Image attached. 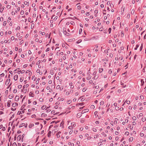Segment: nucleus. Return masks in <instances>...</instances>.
<instances>
[{"label": "nucleus", "mask_w": 146, "mask_h": 146, "mask_svg": "<svg viewBox=\"0 0 146 146\" xmlns=\"http://www.w3.org/2000/svg\"><path fill=\"white\" fill-rule=\"evenodd\" d=\"M10 80L9 79H7L6 81L5 84L7 85H8L10 82Z\"/></svg>", "instance_id": "obj_1"}, {"label": "nucleus", "mask_w": 146, "mask_h": 146, "mask_svg": "<svg viewBox=\"0 0 146 146\" xmlns=\"http://www.w3.org/2000/svg\"><path fill=\"white\" fill-rule=\"evenodd\" d=\"M19 96H17L15 97V100L16 101H18L19 100Z\"/></svg>", "instance_id": "obj_2"}, {"label": "nucleus", "mask_w": 146, "mask_h": 146, "mask_svg": "<svg viewBox=\"0 0 146 146\" xmlns=\"http://www.w3.org/2000/svg\"><path fill=\"white\" fill-rule=\"evenodd\" d=\"M18 78V75H15L14 77V79L15 80H17Z\"/></svg>", "instance_id": "obj_3"}, {"label": "nucleus", "mask_w": 146, "mask_h": 146, "mask_svg": "<svg viewBox=\"0 0 146 146\" xmlns=\"http://www.w3.org/2000/svg\"><path fill=\"white\" fill-rule=\"evenodd\" d=\"M61 133V132L60 131H59L57 133L56 135L57 137V138H59V137H60V134Z\"/></svg>", "instance_id": "obj_4"}, {"label": "nucleus", "mask_w": 146, "mask_h": 146, "mask_svg": "<svg viewBox=\"0 0 146 146\" xmlns=\"http://www.w3.org/2000/svg\"><path fill=\"white\" fill-rule=\"evenodd\" d=\"M69 85L70 86V88L71 89H73L74 88V86L72 85V83L70 82L69 84Z\"/></svg>", "instance_id": "obj_5"}, {"label": "nucleus", "mask_w": 146, "mask_h": 146, "mask_svg": "<svg viewBox=\"0 0 146 146\" xmlns=\"http://www.w3.org/2000/svg\"><path fill=\"white\" fill-rule=\"evenodd\" d=\"M18 105V104L17 103H13L12 104V106L13 107H15L16 105Z\"/></svg>", "instance_id": "obj_6"}, {"label": "nucleus", "mask_w": 146, "mask_h": 146, "mask_svg": "<svg viewBox=\"0 0 146 146\" xmlns=\"http://www.w3.org/2000/svg\"><path fill=\"white\" fill-rule=\"evenodd\" d=\"M103 70V69L101 68H100L99 69V72L100 73H101Z\"/></svg>", "instance_id": "obj_7"}, {"label": "nucleus", "mask_w": 146, "mask_h": 146, "mask_svg": "<svg viewBox=\"0 0 146 146\" xmlns=\"http://www.w3.org/2000/svg\"><path fill=\"white\" fill-rule=\"evenodd\" d=\"M11 100H9L8 102L7 103V106L8 107H10V103L11 102Z\"/></svg>", "instance_id": "obj_8"}, {"label": "nucleus", "mask_w": 146, "mask_h": 146, "mask_svg": "<svg viewBox=\"0 0 146 146\" xmlns=\"http://www.w3.org/2000/svg\"><path fill=\"white\" fill-rule=\"evenodd\" d=\"M47 116V115L44 113H42L41 114V116L42 117H46Z\"/></svg>", "instance_id": "obj_9"}, {"label": "nucleus", "mask_w": 146, "mask_h": 146, "mask_svg": "<svg viewBox=\"0 0 146 146\" xmlns=\"http://www.w3.org/2000/svg\"><path fill=\"white\" fill-rule=\"evenodd\" d=\"M24 4L25 5H27L28 6L29 5V2H27L26 1H25L24 2Z\"/></svg>", "instance_id": "obj_10"}, {"label": "nucleus", "mask_w": 146, "mask_h": 146, "mask_svg": "<svg viewBox=\"0 0 146 146\" xmlns=\"http://www.w3.org/2000/svg\"><path fill=\"white\" fill-rule=\"evenodd\" d=\"M71 126L73 127H74L76 126V124L74 123H71Z\"/></svg>", "instance_id": "obj_11"}, {"label": "nucleus", "mask_w": 146, "mask_h": 146, "mask_svg": "<svg viewBox=\"0 0 146 146\" xmlns=\"http://www.w3.org/2000/svg\"><path fill=\"white\" fill-rule=\"evenodd\" d=\"M25 124L24 123L21 124L19 126V127H21L25 125Z\"/></svg>", "instance_id": "obj_12"}, {"label": "nucleus", "mask_w": 146, "mask_h": 146, "mask_svg": "<svg viewBox=\"0 0 146 146\" xmlns=\"http://www.w3.org/2000/svg\"><path fill=\"white\" fill-rule=\"evenodd\" d=\"M64 34H65L67 36H68V35L69 34V33H68L66 31H64Z\"/></svg>", "instance_id": "obj_13"}, {"label": "nucleus", "mask_w": 146, "mask_h": 146, "mask_svg": "<svg viewBox=\"0 0 146 146\" xmlns=\"http://www.w3.org/2000/svg\"><path fill=\"white\" fill-rule=\"evenodd\" d=\"M29 95L30 96H31V97H33L34 96V94L32 93H31V92L29 94Z\"/></svg>", "instance_id": "obj_14"}, {"label": "nucleus", "mask_w": 146, "mask_h": 146, "mask_svg": "<svg viewBox=\"0 0 146 146\" xmlns=\"http://www.w3.org/2000/svg\"><path fill=\"white\" fill-rule=\"evenodd\" d=\"M40 70H39V69H37L36 70V72L37 73H39V74H42V72H40Z\"/></svg>", "instance_id": "obj_15"}, {"label": "nucleus", "mask_w": 146, "mask_h": 146, "mask_svg": "<svg viewBox=\"0 0 146 146\" xmlns=\"http://www.w3.org/2000/svg\"><path fill=\"white\" fill-rule=\"evenodd\" d=\"M141 86L143 85L144 83V82L143 79H141Z\"/></svg>", "instance_id": "obj_16"}, {"label": "nucleus", "mask_w": 146, "mask_h": 146, "mask_svg": "<svg viewBox=\"0 0 146 146\" xmlns=\"http://www.w3.org/2000/svg\"><path fill=\"white\" fill-rule=\"evenodd\" d=\"M133 140V138L132 137H130L129 139V141H132Z\"/></svg>", "instance_id": "obj_17"}, {"label": "nucleus", "mask_w": 146, "mask_h": 146, "mask_svg": "<svg viewBox=\"0 0 146 146\" xmlns=\"http://www.w3.org/2000/svg\"><path fill=\"white\" fill-rule=\"evenodd\" d=\"M50 134H51V131H49L48 134V137H50V136L51 135Z\"/></svg>", "instance_id": "obj_18"}, {"label": "nucleus", "mask_w": 146, "mask_h": 146, "mask_svg": "<svg viewBox=\"0 0 146 146\" xmlns=\"http://www.w3.org/2000/svg\"><path fill=\"white\" fill-rule=\"evenodd\" d=\"M46 108V106H43L41 107V108L43 110H44L45 108Z\"/></svg>", "instance_id": "obj_19"}, {"label": "nucleus", "mask_w": 146, "mask_h": 146, "mask_svg": "<svg viewBox=\"0 0 146 146\" xmlns=\"http://www.w3.org/2000/svg\"><path fill=\"white\" fill-rule=\"evenodd\" d=\"M39 80L40 78H38L36 82V84H38V83L39 81Z\"/></svg>", "instance_id": "obj_20"}, {"label": "nucleus", "mask_w": 146, "mask_h": 146, "mask_svg": "<svg viewBox=\"0 0 146 146\" xmlns=\"http://www.w3.org/2000/svg\"><path fill=\"white\" fill-rule=\"evenodd\" d=\"M9 97L10 99H11L13 98V96L12 95H9Z\"/></svg>", "instance_id": "obj_21"}, {"label": "nucleus", "mask_w": 146, "mask_h": 146, "mask_svg": "<svg viewBox=\"0 0 146 146\" xmlns=\"http://www.w3.org/2000/svg\"><path fill=\"white\" fill-rule=\"evenodd\" d=\"M82 41V40L81 39H80L78 40L77 42L76 43L78 44L79 43L81 42Z\"/></svg>", "instance_id": "obj_22"}, {"label": "nucleus", "mask_w": 146, "mask_h": 146, "mask_svg": "<svg viewBox=\"0 0 146 146\" xmlns=\"http://www.w3.org/2000/svg\"><path fill=\"white\" fill-rule=\"evenodd\" d=\"M104 104V101H101L100 103V105H103Z\"/></svg>", "instance_id": "obj_23"}, {"label": "nucleus", "mask_w": 146, "mask_h": 146, "mask_svg": "<svg viewBox=\"0 0 146 146\" xmlns=\"http://www.w3.org/2000/svg\"><path fill=\"white\" fill-rule=\"evenodd\" d=\"M132 119L133 120H135L136 119V117L135 116H133L132 117Z\"/></svg>", "instance_id": "obj_24"}, {"label": "nucleus", "mask_w": 146, "mask_h": 146, "mask_svg": "<svg viewBox=\"0 0 146 146\" xmlns=\"http://www.w3.org/2000/svg\"><path fill=\"white\" fill-rule=\"evenodd\" d=\"M23 80V77H21L20 78V81L21 82H22Z\"/></svg>", "instance_id": "obj_25"}, {"label": "nucleus", "mask_w": 146, "mask_h": 146, "mask_svg": "<svg viewBox=\"0 0 146 146\" xmlns=\"http://www.w3.org/2000/svg\"><path fill=\"white\" fill-rule=\"evenodd\" d=\"M80 105L81 106H82V105H84V103L82 102V103H78V104H77V105Z\"/></svg>", "instance_id": "obj_26"}, {"label": "nucleus", "mask_w": 146, "mask_h": 146, "mask_svg": "<svg viewBox=\"0 0 146 146\" xmlns=\"http://www.w3.org/2000/svg\"><path fill=\"white\" fill-rule=\"evenodd\" d=\"M139 45L138 44H137L136 46V47L135 48V50H137V48L139 47Z\"/></svg>", "instance_id": "obj_27"}, {"label": "nucleus", "mask_w": 146, "mask_h": 146, "mask_svg": "<svg viewBox=\"0 0 146 146\" xmlns=\"http://www.w3.org/2000/svg\"><path fill=\"white\" fill-rule=\"evenodd\" d=\"M24 11L23 10H22L21 11V15H23V14H24Z\"/></svg>", "instance_id": "obj_28"}, {"label": "nucleus", "mask_w": 146, "mask_h": 146, "mask_svg": "<svg viewBox=\"0 0 146 146\" xmlns=\"http://www.w3.org/2000/svg\"><path fill=\"white\" fill-rule=\"evenodd\" d=\"M142 48H143V44H141V46L140 48V51H141L142 50Z\"/></svg>", "instance_id": "obj_29"}, {"label": "nucleus", "mask_w": 146, "mask_h": 146, "mask_svg": "<svg viewBox=\"0 0 146 146\" xmlns=\"http://www.w3.org/2000/svg\"><path fill=\"white\" fill-rule=\"evenodd\" d=\"M13 92L14 93H16L17 92V90L16 89H15L13 90Z\"/></svg>", "instance_id": "obj_30"}, {"label": "nucleus", "mask_w": 146, "mask_h": 146, "mask_svg": "<svg viewBox=\"0 0 146 146\" xmlns=\"http://www.w3.org/2000/svg\"><path fill=\"white\" fill-rule=\"evenodd\" d=\"M12 146H17V145L16 143H14L12 144Z\"/></svg>", "instance_id": "obj_31"}, {"label": "nucleus", "mask_w": 146, "mask_h": 146, "mask_svg": "<svg viewBox=\"0 0 146 146\" xmlns=\"http://www.w3.org/2000/svg\"><path fill=\"white\" fill-rule=\"evenodd\" d=\"M91 77L90 76H88L87 78V80H89L91 79Z\"/></svg>", "instance_id": "obj_32"}, {"label": "nucleus", "mask_w": 146, "mask_h": 146, "mask_svg": "<svg viewBox=\"0 0 146 146\" xmlns=\"http://www.w3.org/2000/svg\"><path fill=\"white\" fill-rule=\"evenodd\" d=\"M18 88L20 89L21 88L22 85H19L18 86Z\"/></svg>", "instance_id": "obj_33"}, {"label": "nucleus", "mask_w": 146, "mask_h": 146, "mask_svg": "<svg viewBox=\"0 0 146 146\" xmlns=\"http://www.w3.org/2000/svg\"><path fill=\"white\" fill-rule=\"evenodd\" d=\"M70 94V92H69L68 91L67 92H66V95H68Z\"/></svg>", "instance_id": "obj_34"}, {"label": "nucleus", "mask_w": 146, "mask_h": 146, "mask_svg": "<svg viewBox=\"0 0 146 146\" xmlns=\"http://www.w3.org/2000/svg\"><path fill=\"white\" fill-rule=\"evenodd\" d=\"M7 24L6 21H4L3 23V25L4 26H5Z\"/></svg>", "instance_id": "obj_35"}, {"label": "nucleus", "mask_w": 146, "mask_h": 146, "mask_svg": "<svg viewBox=\"0 0 146 146\" xmlns=\"http://www.w3.org/2000/svg\"><path fill=\"white\" fill-rule=\"evenodd\" d=\"M146 120V119L145 118H143L142 119V121L143 122H144Z\"/></svg>", "instance_id": "obj_36"}, {"label": "nucleus", "mask_w": 146, "mask_h": 146, "mask_svg": "<svg viewBox=\"0 0 146 146\" xmlns=\"http://www.w3.org/2000/svg\"><path fill=\"white\" fill-rule=\"evenodd\" d=\"M140 135L141 137H143L144 136V134L143 133H140Z\"/></svg>", "instance_id": "obj_37"}, {"label": "nucleus", "mask_w": 146, "mask_h": 146, "mask_svg": "<svg viewBox=\"0 0 146 146\" xmlns=\"http://www.w3.org/2000/svg\"><path fill=\"white\" fill-rule=\"evenodd\" d=\"M140 97L141 99V100H143L144 98V96H142V95L140 96Z\"/></svg>", "instance_id": "obj_38"}, {"label": "nucleus", "mask_w": 146, "mask_h": 146, "mask_svg": "<svg viewBox=\"0 0 146 146\" xmlns=\"http://www.w3.org/2000/svg\"><path fill=\"white\" fill-rule=\"evenodd\" d=\"M60 86L59 85H58L56 87V88L57 89H60Z\"/></svg>", "instance_id": "obj_39"}, {"label": "nucleus", "mask_w": 146, "mask_h": 146, "mask_svg": "<svg viewBox=\"0 0 146 146\" xmlns=\"http://www.w3.org/2000/svg\"><path fill=\"white\" fill-rule=\"evenodd\" d=\"M71 102V101L70 100H68L67 102V103L69 104H70Z\"/></svg>", "instance_id": "obj_40"}, {"label": "nucleus", "mask_w": 146, "mask_h": 146, "mask_svg": "<svg viewBox=\"0 0 146 146\" xmlns=\"http://www.w3.org/2000/svg\"><path fill=\"white\" fill-rule=\"evenodd\" d=\"M108 72L110 74H111L112 72V70L111 69Z\"/></svg>", "instance_id": "obj_41"}, {"label": "nucleus", "mask_w": 146, "mask_h": 146, "mask_svg": "<svg viewBox=\"0 0 146 146\" xmlns=\"http://www.w3.org/2000/svg\"><path fill=\"white\" fill-rule=\"evenodd\" d=\"M3 17H1L0 18V21H3Z\"/></svg>", "instance_id": "obj_42"}, {"label": "nucleus", "mask_w": 146, "mask_h": 146, "mask_svg": "<svg viewBox=\"0 0 146 146\" xmlns=\"http://www.w3.org/2000/svg\"><path fill=\"white\" fill-rule=\"evenodd\" d=\"M113 56V54L112 53H110V57L111 58H112Z\"/></svg>", "instance_id": "obj_43"}, {"label": "nucleus", "mask_w": 146, "mask_h": 146, "mask_svg": "<svg viewBox=\"0 0 146 146\" xmlns=\"http://www.w3.org/2000/svg\"><path fill=\"white\" fill-rule=\"evenodd\" d=\"M134 12H135V11L133 9L132 11H131V13L132 14H134Z\"/></svg>", "instance_id": "obj_44"}, {"label": "nucleus", "mask_w": 146, "mask_h": 146, "mask_svg": "<svg viewBox=\"0 0 146 146\" xmlns=\"http://www.w3.org/2000/svg\"><path fill=\"white\" fill-rule=\"evenodd\" d=\"M79 93L78 92H77L75 93V95L76 96H77L79 95Z\"/></svg>", "instance_id": "obj_45"}, {"label": "nucleus", "mask_w": 146, "mask_h": 146, "mask_svg": "<svg viewBox=\"0 0 146 146\" xmlns=\"http://www.w3.org/2000/svg\"><path fill=\"white\" fill-rule=\"evenodd\" d=\"M90 108H93V109H94V108H95V106H94V105H92L91 106H90Z\"/></svg>", "instance_id": "obj_46"}, {"label": "nucleus", "mask_w": 146, "mask_h": 146, "mask_svg": "<svg viewBox=\"0 0 146 146\" xmlns=\"http://www.w3.org/2000/svg\"><path fill=\"white\" fill-rule=\"evenodd\" d=\"M85 112H87L89 111V110L88 109H85L84 110Z\"/></svg>", "instance_id": "obj_47"}, {"label": "nucleus", "mask_w": 146, "mask_h": 146, "mask_svg": "<svg viewBox=\"0 0 146 146\" xmlns=\"http://www.w3.org/2000/svg\"><path fill=\"white\" fill-rule=\"evenodd\" d=\"M15 39L14 37L13 36H12L11 38V40H13Z\"/></svg>", "instance_id": "obj_48"}, {"label": "nucleus", "mask_w": 146, "mask_h": 146, "mask_svg": "<svg viewBox=\"0 0 146 146\" xmlns=\"http://www.w3.org/2000/svg\"><path fill=\"white\" fill-rule=\"evenodd\" d=\"M73 128V127H72V126H70L68 127V128L70 129H72Z\"/></svg>", "instance_id": "obj_49"}, {"label": "nucleus", "mask_w": 146, "mask_h": 146, "mask_svg": "<svg viewBox=\"0 0 146 146\" xmlns=\"http://www.w3.org/2000/svg\"><path fill=\"white\" fill-rule=\"evenodd\" d=\"M125 134L126 135H128L129 134V133L128 132L126 131L125 132Z\"/></svg>", "instance_id": "obj_50"}, {"label": "nucleus", "mask_w": 146, "mask_h": 146, "mask_svg": "<svg viewBox=\"0 0 146 146\" xmlns=\"http://www.w3.org/2000/svg\"><path fill=\"white\" fill-rule=\"evenodd\" d=\"M136 105L135 104L134 105V107H133V109L134 110L136 109Z\"/></svg>", "instance_id": "obj_51"}, {"label": "nucleus", "mask_w": 146, "mask_h": 146, "mask_svg": "<svg viewBox=\"0 0 146 146\" xmlns=\"http://www.w3.org/2000/svg\"><path fill=\"white\" fill-rule=\"evenodd\" d=\"M111 28H110L109 29H108V31H109V33H111Z\"/></svg>", "instance_id": "obj_52"}, {"label": "nucleus", "mask_w": 146, "mask_h": 146, "mask_svg": "<svg viewBox=\"0 0 146 146\" xmlns=\"http://www.w3.org/2000/svg\"><path fill=\"white\" fill-rule=\"evenodd\" d=\"M86 89L85 88H84L83 89H82V91L84 92H85L86 90Z\"/></svg>", "instance_id": "obj_53"}, {"label": "nucleus", "mask_w": 146, "mask_h": 146, "mask_svg": "<svg viewBox=\"0 0 146 146\" xmlns=\"http://www.w3.org/2000/svg\"><path fill=\"white\" fill-rule=\"evenodd\" d=\"M50 74L52 75H53L54 74V73L53 72V70H52V71H51L50 72Z\"/></svg>", "instance_id": "obj_54"}, {"label": "nucleus", "mask_w": 146, "mask_h": 146, "mask_svg": "<svg viewBox=\"0 0 146 146\" xmlns=\"http://www.w3.org/2000/svg\"><path fill=\"white\" fill-rule=\"evenodd\" d=\"M81 6L80 5H78L77 6V8L78 9H81Z\"/></svg>", "instance_id": "obj_55"}, {"label": "nucleus", "mask_w": 146, "mask_h": 146, "mask_svg": "<svg viewBox=\"0 0 146 146\" xmlns=\"http://www.w3.org/2000/svg\"><path fill=\"white\" fill-rule=\"evenodd\" d=\"M93 131H94L96 132V131H97V129H96V128H93Z\"/></svg>", "instance_id": "obj_56"}, {"label": "nucleus", "mask_w": 146, "mask_h": 146, "mask_svg": "<svg viewBox=\"0 0 146 146\" xmlns=\"http://www.w3.org/2000/svg\"><path fill=\"white\" fill-rule=\"evenodd\" d=\"M130 103V101L128 100V101H126V103L127 104H129Z\"/></svg>", "instance_id": "obj_57"}, {"label": "nucleus", "mask_w": 146, "mask_h": 146, "mask_svg": "<svg viewBox=\"0 0 146 146\" xmlns=\"http://www.w3.org/2000/svg\"><path fill=\"white\" fill-rule=\"evenodd\" d=\"M98 136H99V135L98 134L97 135H95L94 136V138H96Z\"/></svg>", "instance_id": "obj_58"}, {"label": "nucleus", "mask_w": 146, "mask_h": 146, "mask_svg": "<svg viewBox=\"0 0 146 146\" xmlns=\"http://www.w3.org/2000/svg\"><path fill=\"white\" fill-rule=\"evenodd\" d=\"M33 104L35 105L36 104L37 102L36 101H34L33 102Z\"/></svg>", "instance_id": "obj_59"}, {"label": "nucleus", "mask_w": 146, "mask_h": 146, "mask_svg": "<svg viewBox=\"0 0 146 146\" xmlns=\"http://www.w3.org/2000/svg\"><path fill=\"white\" fill-rule=\"evenodd\" d=\"M104 5L103 4H101L100 5V7H101V8H104Z\"/></svg>", "instance_id": "obj_60"}, {"label": "nucleus", "mask_w": 146, "mask_h": 146, "mask_svg": "<svg viewBox=\"0 0 146 146\" xmlns=\"http://www.w3.org/2000/svg\"><path fill=\"white\" fill-rule=\"evenodd\" d=\"M115 134L116 135H118L119 134V132L117 131H115Z\"/></svg>", "instance_id": "obj_61"}, {"label": "nucleus", "mask_w": 146, "mask_h": 146, "mask_svg": "<svg viewBox=\"0 0 146 146\" xmlns=\"http://www.w3.org/2000/svg\"><path fill=\"white\" fill-rule=\"evenodd\" d=\"M73 131V130H71V131H70V132H69V134H71L72 133Z\"/></svg>", "instance_id": "obj_62"}, {"label": "nucleus", "mask_w": 146, "mask_h": 146, "mask_svg": "<svg viewBox=\"0 0 146 146\" xmlns=\"http://www.w3.org/2000/svg\"><path fill=\"white\" fill-rule=\"evenodd\" d=\"M7 7L8 8V9H10L11 7V6L9 5H8L7 6Z\"/></svg>", "instance_id": "obj_63"}, {"label": "nucleus", "mask_w": 146, "mask_h": 146, "mask_svg": "<svg viewBox=\"0 0 146 146\" xmlns=\"http://www.w3.org/2000/svg\"><path fill=\"white\" fill-rule=\"evenodd\" d=\"M52 81L51 80H49V81H48V83L49 84H51V83H52Z\"/></svg>", "instance_id": "obj_64"}]
</instances>
